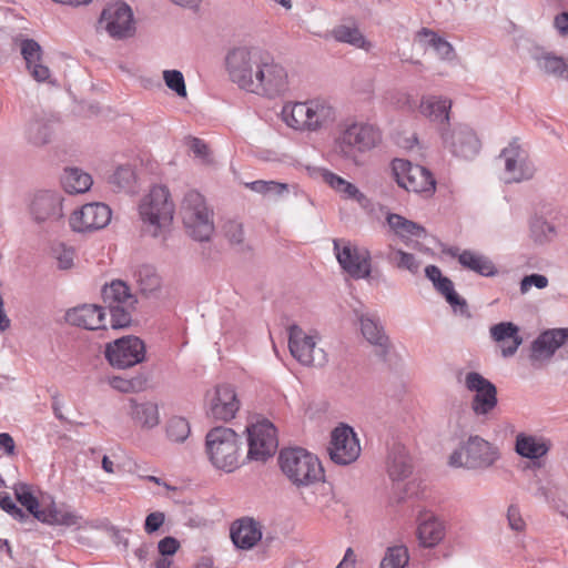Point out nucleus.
Masks as SVG:
<instances>
[{
	"label": "nucleus",
	"mask_w": 568,
	"mask_h": 568,
	"mask_svg": "<svg viewBox=\"0 0 568 568\" xmlns=\"http://www.w3.org/2000/svg\"><path fill=\"white\" fill-rule=\"evenodd\" d=\"M144 342L133 335L123 336L105 346V358L112 367L124 369L140 364L145 358Z\"/></svg>",
	"instance_id": "f8f14e48"
},
{
	"label": "nucleus",
	"mask_w": 568,
	"mask_h": 568,
	"mask_svg": "<svg viewBox=\"0 0 568 568\" xmlns=\"http://www.w3.org/2000/svg\"><path fill=\"white\" fill-rule=\"evenodd\" d=\"M163 80L166 87L174 91L176 95L181 98L186 97V87L184 77L179 70H164L163 71Z\"/></svg>",
	"instance_id": "5fc2aeb1"
},
{
	"label": "nucleus",
	"mask_w": 568,
	"mask_h": 568,
	"mask_svg": "<svg viewBox=\"0 0 568 568\" xmlns=\"http://www.w3.org/2000/svg\"><path fill=\"white\" fill-rule=\"evenodd\" d=\"M98 29L113 40H126L136 32L133 11L125 2L108 3L100 13Z\"/></svg>",
	"instance_id": "1a4fd4ad"
},
{
	"label": "nucleus",
	"mask_w": 568,
	"mask_h": 568,
	"mask_svg": "<svg viewBox=\"0 0 568 568\" xmlns=\"http://www.w3.org/2000/svg\"><path fill=\"white\" fill-rule=\"evenodd\" d=\"M358 321L365 339L373 345L382 347L383 352H386L388 338L385 335L379 321L375 316L368 314H361L358 316Z\"/></svg>",
	"instance_id": "58836bf2"
},
{
	"label": "nucleus",
	"mask_w": 568,
	"mask_h": 568,
	"mask_svg": "<svg viewBox=\"0 0 568 568\" xmlns=\"http://www.w3.org/2000/svg\"><path fill=\"white\" fill-rule=\"evenodd\" d=\"M112 211L109 205L101 202H92L75 210L69 220L70 227L74 232L84 233L104 229L111 221Z\"/></svg>",
	"instance_id": "a211bd4d"
},
{
	"label": "nucleus",
	"mask_w": 568,
	"mask_h": 568,
	"mask_svg": "<svg viewBox=\"0 0 568 568\" xmlns=\"http://www.w3.org/2000/svg\"><path fill=\"white\" fill-rule=\"evenodd\" d=\"M446 253L457 258L459 264L480 276L485 277H493L497 275L498 270L494 262L486 255L471 251V250H464L462 251L457 246L449 247Z\"/></svg>",
	"instance_id": "393cba45"
},
{
	"label": "nucleus",
	"mask_w": 568,
	"mask_h": 568,
	"mask_svg": "<svg viewBox=\"0 0 568 568\" xmlns=\"http://www.w3.org/2000/svg\"><path fill=\"white\" fill-rule=\"evenodd\" d=\"M386 220L389 227L406 245L410 244V237L424 239L426 236L424 226L399 214L389 213Z\"/></svg>",
	"instance_id": "2f4dec72"
},
{
	"label": "nucleus",
	"mask_w": 568,
	"mask_h": 568,
	"mask_svg": "<svg viewBox=\"0 0 568 568\" xmlns=\"http://www.w3.org/2000/svg\"><path fill=\"white\" fill-rule=\"evenodd\" d=\"M548 285V278L541 274H530L526 275L520 282V292L521 294H526L531 286H536L537 288H545Z\"/></svg>",
	"instance_id": "bf43d9fd"
},
{
	"label": "nucleus",
	"mask_w": 568,
	"mask_h": 568,
	"mask_svg": "<svg viewBox=\"0 0 568 568\" xmlns=\"http://www.w3.org/2000/svg\"><path fill=\"white\" fill-rule=\"evenodd\" d=\"M240 437L229 427H214L206 434L205 446L212 465L231 473L239 467Z\"/></svg>",
	"instance_id": "423d86ee"
},
{
	"label": "nucleus",
	"mask_w": 568,
	"mask_h": 568,
	"mask_svg": "<svg viewBox=\"0 0 568 568\" xmlns=\"http://www.w3.org/2000/svg\"><path fill=\"white\" fill-rule=\"evenodd\" d=\"M179 548H180L179 540L171 536L164 537L158 544L159 552L165 557L174 555Z\"/></svg>",
	"instance_id": "680f3d73"
},
{
	"label": "nucleus",
	"mask_w": 568,
	"mask_h": 568,
	"mask_svg": "<svg viewBox=\"0 0 568 568\" xmlns=\"http://www.w3.org/2000/svg\"><path fill=\"white\" fill-rule=\"evenodd\" d=\"M240 406L241 402L234 386L221 384L210 396L209 414L214 419L229 422L235 417Z\"/></svg>",
	"instance_id": "412c9836"
},
{
	"label": "nucleus",
	"mask_w": 568,
	"mask_h": 568,
	"mask_svg": "<svg viewBox=\"0 0 568 568\" xmlns=\"http://www.w3.org/2000/svg\"><path fill=\"white\" fill-rule=\"evenodd\" d=\"M135 182V172L130 164L119 165L109 176V183L118 190H130Z\"/></svg>",
	"instance_id": "09e8293b"
},
{
	"label": "nucleus",
	"mask_w": 568,
	"mask_h": 568,
	"mask_svg": "<svg viewBox=\"0 0 568 568\" xmlns=\"http://www.w3.org/2000/svg\"><path fill=\"white\" fill-rule=\"evenodd\" d=\"M387 99L390 104L405 111H415L419 105L413 95L405 91H393Z\"/></svg>",
	"instance_id": "6e6d98bb"
},
{
	"label": "nucleus",
	"mask_w": 568,
	"mask_h": 568,
	"mask_svg": "<svg viewBox=\"0 0 568 568\" xmlns=\"http://www.w3.org/2000/svg\"><path fill=\"white\" fill-rule=\"evenodd\" d=\"M110 313V323L112 328H123L131 324V311L134 305H113L106 306Z\"/></svg>",
	"instance_id": "603ef678"
},
{
	"label": "nucleus",
	"mask_w": 568,
	"mask_h": 568,
	"mask_svg": "<svg viewBox=\"0 0 568 568\" xmlns=\"http://www.w3.org/2000/svg\"><path fill=\"white\" fill-rule=\"evenodd\" d=\"M0 508L18 521H24L28 518V515L17 506L9 495L0 498Z\"/></svg>",
	"instance_id": "13d9d810"
},
{
	"label": "nucleus",
	"mask_w": 568,
	"mask_h": 568,
	"mask_svg": "<svg viewBox=\"0 0 568 568\" xmlns=\"http://www.w3.org/2000/svg\"><path fill=\"white\" fill-rule=\"evenodd\" d=\"M191 433L189 422L180 416L170 418L166 425V435L170 440L175 443H183Z\"/></svg>",
	"instance_id": "3c124183"
},
{
	"label": "nucleus",
	"mask_w": 568,
	"mask_h": 568,
	"mask_svg": "<svg viewBox=\"0 0 568 568\" xmlns=\"http://www.w3.org/2000/svg\"><path fill=\"white\" fill-rule=\"evenodd\" d=\"M568 341V328H549L541 332L529 347V361L534 367L549 362L556 351Z\"/></svg>",
	"instance_id": "aec40b11"
},
{
	"label": "nucleus",
	"mask_w": 568,
	"mask_h": 568,
	"mask_svg": "<svg viewBox=\"0 0 568 568\" xmlns=\"http://www.w3.org/2000/svg\"><path fill=\"white\" fill-rule=\"evenodd\" d=\"M20 49L32 78L38 82L47 81L50 78V70L41 63L42 49L40 44L33 39H23Z\"/></svg>",
	"instance_id": "c85d7f7f"
},
{
	"label": "nucleus",
	"mask_w": 568,
	"mask_h": 568,
	"mask_svg": "<svg viewBox=\"0 0 568 568\" xmlns=\"http://www.w3.org/2000/svg\"><path fill=\"white\" fill-rule=\"evenodd\" d=\"M52 252L60 270H69L73 266L75 256L73 247L60 243L52 248Z\"/></svg>",
	"instance_id": "4d7b16f0"
},
{
	"label": "nucleus",
	"mask_w": 568,
	"mask_h": 568,
	"mask_svg": "<svg viewBox=\"0 0 568 568\" xmlns=\"http://www.w3.org/2000/svg\"><path fill=\"white\" fill-rule=\"evenodd\" d=\"M262 525L252 517H242L232 523L230 536L239 549H252L262 539Z\"/></svg>",
	"instance_id": "5701e85b"
},
{
	"label": "nucleus",
	"mask_w": 568,
	"mask_h": 568,
	"mask_svg": "<svg viewBox=\"0 0 568 568\" xmlns=\"http://www.w3.org/2000/svg\"><path fill=\"white\" fill-rule=\"evenodd\" d=\"M283 122L302 133H317L331 128L337 111L329 99L315 97L305 101L286 102L281 112Z\"/></svg>",
	"instance_id": "f03ea898"
},
{
	"label": "nucleus",
	"mask_w": 568,
	"mask_h": 568,
	"mask_svg": "<svg viewBox=\"0 0 568 568\" xmlns=\"http://www.w3.org/2000/svg\"><path fill=\"white\" fill-rule=\"evenodd\" d=\"M181 214L185 229L195 241L205 242L211 239L214 232L213 212L202 194L189 191L184 195Z\"/></svg>",
	"instance_id": "6e6552de"
},
{
	"label": "nucleus",
	"mask_w": 568,
	"mask_h": 568,
	"mask_svg": "<svg viewBox=\"0 0 568 568\" xmlns=\"http://www.w3.org/2000/svg\"><path fill=\"white\" fill-rule=\"evenodd\" d=\"M384 257L394 267L400 271H408L412 274H417L420 267V262L414 254L396 248L393 245L387 246Z\"/></svg>",
	"instance_id": "a19ab883"
},
{
	"label": "nucleus",
	"mask_w": 568,
	"mask_h": 568,
	"mask_svg": "<svg viewBox=\"0 0 568 568\" xmlns=\"http://www.w3.org/2000/svg\"><path fill=\"white\" fill-rule=\"evenodd\" d=\"M225 63L232 82L250 93L274 99L290 89L285 68L258 48H235L227 53Z\"/></svg>",
	"instance_id": "f257e3e1"
},
{
	"label": "nucleus",
	"mask_w": 568,
	"mask_h": 568,
	"mask_svg": "<svg viewBox=\"0 0 568 568\" xmlns=\"http://www.w3.org/2000/svg\"><path fill=\"white\" fill-rule=\"evenodd\" d=\"M247 458L251 460L265 462L273 456L277 449L278 442L275 426L264 419L247 427Z\"/></svg>",
	"instance_id": "2eb2a0df"
},
{
	"label": "nucleus",
	"mask_w": 568,
	"mask_h": 568,
	"mask_svg": "<svg viewBox=\"0 0 568 568\" xmlns=\"http://www.w3.org/2000/svg\"><path fill=\"white\" fill-rule=\"evenodd\" d=\"M392 170L397 184L408 192L432 195L436 189V181L426 168L414 165L407 160L395 159Z\"/></svg>",
	"instance_id": "9b49d317"
},
{
	"label": "nucleus",
	"mask_w": 568,
	"mask_h": 568,
	"mask_svg": "<svg viewBox=\"0 0 568 568\" xmlns=\"http://www.w3.org/2000/svg\"><path fill=\"white\" fill-rule=\"evenodd\" d=\"M500 159L505 162L504 180L506 183H519L530 180L535 174V166L528 158L527 151L515 139L506 146Z\"/></svg>",
	"instance_id": "dca6fc26"
},
{
	"label": "nucleus",
	"mask_w": 568,
	"mask_h": 568,
	"mask_svg": "<svg viewBox=\"0 0 568 568\" xmlns=\"http://www.w3.org/2000/svg\"><path fill=\"white\" fill-rule=\"evenodd\" d=\"M27 139L33 145H43L50 141L52 128L43 115H36L27 126Z\"/></svg>",
	"instance_id": "37998d69"
},
{
	"label": "nucleus",
	"mask_w": 568,
	"mask_h": 568,
	"mask_svg": "<svg viewBox=\"0 0 568 568\" xmlns=\"http://www.w3.org/2000/svg\"><path fill=\"white\" fill-rule=\"evenodd\" d=\"M416 40L424 47L433 48L442 60H450L454 57L453 45L428 28H422L416 33Z\"/></svg>",
	"instance_id": "ea45409f"
},
{
	"label": "nucleus",
	"mask_w": 568,
	"mask_h": 568,
	"mask_svg": "<svg viewBox=\"0 0 568 568\" xmlns=\"http://www.w3.org/2000/svg\"><path fill=\"white\" fill-rule=\"evenodd\" d=\"M452 101L435 95H427L420 100L418 105L419 112L430 121L444 123L449 119V110Z\"/></svg>",
	"instance_id": "473e14b6"
},
{
	"label": "nucleus",
	"mask_w": 568,
	"mask_h": 568,
	"mask_svg": "<svg viewBox=\"0 0 568 568\" xmlns=\"http://www.w3.org/2000/svg\"><path fill=\"white\" fill-rule=\"evenodd\" d=\"M316 334L305 333L298 325L288 327V348L292 356L302 365H324L326 354L322 348L316 347Z\"/></svg>",
	"instance_id": "4468645a"
},
{
	"label": "nucleus",
	"mask_w": 568,
	"mask_h": 568,
	"mask_svg": "<svg viewBox=\"0 0 568 568\" xmlns=\"http://www.w3.org/2000/svg\"><path fill=\"white\" fill-rule=\"evenodd\" d=\"M328 454L337 465H349L359 457V440L351 426L341 424L333 429Z\"/></svg>",
	"instance_id": "f3484780"
},
{
	"label": "nucleus",
	"mask_w": 568,
	"mask_h": 568,
	"mask_svg": "<svg viewBox=\"0 0 568 568\" xmlns=\"http://www.w3.org/2000/svg\"><path fill=\"white\" fill-rule=\"evenodd\" d=\"M65 321L73 325L89 331L103 329L105 324V312L102 306L95 304H83L70 308L65 313Z\"/></svg>",
	"instance_id": "b1692460"
},
{
	"label": "nucleus",
	"mask_w": 568,
	"mask_h": 568,
	"mask_svg": "<svg viewBox=\"0 0 568 568\" xmlns=\"http://www.w3.org/2000/svg\"><path fill=\"white\" fill-rule=\"evenodd\" d=\"M530 231L535 241L539 243L551 241L557 234L556 227L542 216H536L531 220Z\"/></svg>",
	"instance_id": "8fccbe9b"
},
{
	"label": "nucleus",
	"mask_w": 568,
	"mask_h": 568,
	"mask_svg": "<svg viewBox=\"0 0 568 568\" xmlns=\"http://www.w3.org/2000/svg\"><path fill=\"white\" fill-rule=\"evenodd\" d=\"M91 175L78 168H67L61 176V185L69 194L85 193L92 186Z\"/></svg>",
	"instance_id": "c9c22d12"
},
{
	"label": "nucleus",
	"mask_w": 568,
	"mask_h": 568,
	"mask_svg": "<svg viewBox=\"0 0 568 568\" xmlns=\"http://www.w3.org/2000/svg\"><path fill=\"white\" fill-rule=\"evenodd\" d=\"M129 403L130 416L136 425L143 428H153L159 424V409L154 403H139L134 398H131Z\"/></svg>",
	"instance_id": "f704fd0d"
},
{
	"label": "nucleus",
	"mask_w": 568,
	"mask_h": 568,
	"mask_svg": "<svg viewBox=\"0 0 568 568\" xmlns=\"http://www.w3.org/2000/svg\"><path fill=\"white\" fill-rule=\"evenodd\" d=\"M0 450L7 456H12L16 454V443L10 434H0Z\"/></svg>",
	"instance_id": "69168bd1"
},
{
	"label": "nucleus",
	"mask_w": 568,
	"mask_h": 568,
	"mask_svg": "<svg viewBox=\"0 0 568 568\" xmlns=\"http://www.w3.org/2000/svg\"><path fill=\"white\" fill-rule=\"evenodd\" d=\"M310 176L313 179H320L332 187L335 192L342 195L346 200H355L359 204L366 201V196L362 193L353 183L346 181L342 176L335 174L325 168L313 166L307 168Z\"/></svg>",
	"instance_id": "a878e982"
},
{
	"label": "nucleus",
	"mask_w": 568,
	"mask_h": 568,
	"mask_svg": "<svg viewBox=\"0 0 568 568\" xmlns=\"http://www.w3.org/2000/svg\"><path fill=\"white\" fill-rule=\"evenodd\" d=\"M554 27L562 37L568 36V12L558 13L554 19Z\"/></svg>",
	"instance_id": "338daca9"
},
{
	"label": "nucleus",
	"mask_w": 568,
	"mask_h": 568,
	"mask_svg": "<svg viewBox=\"0 0 568 568\" xmlns=\"http://www.w3.org/2000/svg\"><path fill=\"white\" fill-rule=\"evenodd\" d=\"M28 211L37 225L51 227L64 217L63 196L59 191L39 190L31 195Z\"/></svg>",
	"instance_id": "9d476101"
},
{
	"label": "nucleus",
	"mask_w": 568,
	"mask_h": 568,
	"mask_svg": "<svg viewBox=\"0 0 568 568\" xmlns=\"http://www.w3.org/2000/svg\"><path fill=\"white\" fill-rule=\"evenodd\" d=\"M134 276L140 292L144 295L153 294L161 287L162 278L152 265H141Z\"/></svg>",
	"instance_id": "c03bdc74"
},
{
	"label": "nucleus",
	"mask_w": 568,
	"mask_h": 568,
	"mask_svg": "<svg viewBox=\"0 0 568 568\" xmlns=\"http://www.w3.org/2000/svg\"><path fill=\"white\" fill-rule=\"evenodd\" d=\"M37 520L47 525L71 527L79 525L80 516L64 507H58L54 501H51L49 506L40 510Z\"/></svg>",
	"instance_id": "72a5a7b5"
},
{
	"label": "nucleus",
	"mask_w": 568,
	"mask_h": 568,
	"mask_svg": "<svg viewBox=\"0 0 568 568\" xmlns=\"http://www.w3.org/2000/svg\"><path fill=\"white\" fill-rule=\"evenodd\" d=\"M507 518L509 526L513 530L521 531L525 528V521L523 520L518 507L511 505L507 511Z\"/></svg>",
	"instance_id": "e2e57ef3"
},
{
	"label": "nucleus",
	"mask_w": 568,
	"mask_h": 568,
	"mask_svg": "<svg viewBox=\"0 0 568 568\" xmlns=\"http://www.w3.org/2000/svg\"><path fill=\"white\" fill-rule=\"evenodd\" d=\"M409 561L408 549L404 545L388 547L379 568H405Z\"/></svg>",
	"instance_id": "49530a36"
},
{
	"label": "nucleus",
	"mask_w": 568,
	"mask_h": 568,
	"mask_svg": "<svg viewBox=\"0 0 568 568\" xmlns=\"http://www.w3.org/2000/svg\"><path fill=\"white\" fill-rule=\"evenodd\" d=\"M14 495L21 506L37 519L41 509L39 507V500L33 495L31 487L27 484L19 483L14 486Z\"/></svg>",
	"instance_id": "de8ad7c7"
},
{
	"label": "nucleus",
	"mask_w": 568,
	"mask_h": 568,
	"mask_svg": "<svg viewBox=\"0 0 568 568\" xmlns=\"http://www.w3.org/2000/svg\"><path fill=\"white\" fill-rule=\"evenodd\" d=\"M465 387L475 392L471 408L478 416L493 412L498 403L496 386L477 372H469L465 376Z\"/></svg>",
	"instance_id": "6ab92c4d"
},
{
	"label": "nucleus",
	"mask_w": 568,
	"mask_h": 568,
	"mask_svg": "<svg viewBox=\"0 0 568 568\" xmlns=\"http://www.w3.org/2000/svg\"><path fill=\"white\" fill-rule=\"evenodd\" d=\"M445 537V526L433 514L425 511L418 517L417 538L423 547L432 548Z\"/></svg>",
	"instance_id": "cd10ccee"
},
{
	"label": "nucleus",
	"mask_w": 568,
	"mask_h": 568,
	"mask_svg": "<svg viewBox=\"0 0 568 568\" xmlns=\"http://www.w3.org/2000/svg\"><path fill=\"white\" fill-rule=\"evenodd\" d=\"M246 186L252 191L261 194H277L282 195L284 192L288 191V185L285 183H280L275 181H263L257 180L251 183H246Z\"/></svg>",
	"instance_id": "864d4df0"
},
{
	"label": "nucleus",
	"mask_w": 568,
	"mask_h": 568,
	"mask_svg": "<svg viewBox=\"0 0 568 568\" xmlns=\"http://www.w3.org/2000/svg\"><path fill=\"white\" fill-rule=\"evenodd\" d=\"M102 298L106 306L113 305H135L136 298L131 294L129 286L120 281H112L104 285L102 290Z\"/></svg>",
	"instance_id": "4c0bfd02"
},
{
	"label": "nucleus",
	"mask_w": 568,
	"mask_h": 568,
	"mask_svg": "<svg viewBox=\"0 0 568 568\" xmlns=\"http://www.w3.org/2000/svg\"><path fill=\"white\" fill-rule=\"evenodd\" d=\"M412 460L404 445L394 442L388 449L387 471L393 480H403L412 473Z\"/></svg>",
	"instance_id": "7c9ffc66"
},
{
	"label": "nucleus",
	"mask_w": 568,
	"mask_h": 568,
	"mask_svg": "<svg viewBox=\"0 0 568 568\" xmlns=\"http://www.w3.org/2000/svg\"><path fill=\"white\" fill-rule=\"evenodd\" d=\"M139 214L143 233L152 237L163 236L174 216V203L169 189L164 185H154L141 200Z\"/></svg>",
	"instance_id": "20e7f679"
},
{
	"label": "nucleus",
	"mask_w": 568,
	"mask_h": 568,
	"mask_svg": "<svg viewBox=\"0 0 568 568\" xmlns=\"http://www.w3.org/2000/svg\"><path fill=\"white\" fill-rule=\"evenodd\" d=\"M434 287L445 297L446 302L452 306L454 313L459 314L466 318H470L471 314L469 312L467 301L455 291L454 283L450 278L444 276L436 283V285H434Z\"/></svg>",
	"instance_id": "e433bc0d"
},
{
	"label": "nucleus",
	"mask_w": 568,
	"mask_h": 568,
	"mask_svg": "<svg viewBox=\"0 0 568 568\" xmlns=\"http://www.w3.org/2000/svg\"><path fill=\"white\" fill-rule=\"evenodd\" d=\"M190 148L192 152L199 158L205 159L209 154V148L206 143L203 142L201 139H192Z\"/></svg>",
	"instance_id": "774afa93"
},
{
	"label": "nucleus",
	"mask_w": 568,
	"mask_h": 568,
	"mask_svg": "<svg viewBox=\"0 0 568 568\" xmlns=\"http://www.w3.org/2000/svg\"><path fill=\"white\" fill-rule=\"evenodd\" d=\"M444 144L458 158L466 160L475 158L480 143L475 132L467 125H457L450 132L443 134Z\"/></svg>",
	"instance_id": "4be33fe9"
},
{
	"label": "nucleus",
	"mask_w": 568,
	"mask_h": 568,
	"mask_svg": "<svg viewBox=\"0 0 568 568\" xmlns=\"http://www.w3.org/2000/svg\"><path fill=\"white\" fill-rule=\"evenodd\" d=\"M334 251L341 267L353 278H368L372 272V256L367 248L349 242L334 240Z\"/></svg>",
	"instance_id": "ddd939ff"
},
{
	"label": "nucleus",
	"mask_w": 568,
	"mask_h": 568,
	"mask_svg": "<svg viewBox=\"0 0 568 568\" xmlns=\"http://www.w3.org/2000/svg\"><path fill=\"white\" fill-rule=\"evenodd\" d=\"M278 465L286 478L297 488L310 487L325 479L321 460L301 447L282 449Z\"/></svg>",
	"instance_id": "7ed1b4c3"
},
{
	"label": "nucleus",
	"mask_w": 568,
	"mask_h": 568,
	"mask_svg": "<svg viewBox=\"0 0 568 568\" xmlns=\"http://www.w3.org/2000/svg\"><path fill=\"white\" fill-rule=\"evenodd\" d=\"M333 38L343 43H348L359 49L369 47L363 33L356 26L339 24L332 30Z\"/></svg>",
	"instance_id": "a18cd8bd"
},
{
	"label": "nucleus",
	"mask_w": 568,
	"mask_h": 568,
	"mask_svg": "<svg viewBox=\"0 0 568 568\" xmlns=\"http://www.w3.org/2000/svg\"><path fill=\"white\" fill-rule=\"evenodd\" d=\"M225 235L232 243H235V244L241 243L243 240L242 225L234 221L229 222L225 225Z\"/></svg>",
	"instance_id": "0e129e2a"
},
{
	"label": "nucleus",
	"mask_w": 568,
	"mask_h": 568,
	"mask_svg": "<svg viewBox=\"0 0 568 568\" xmlns=\"http://www.w3.org/2000/svg\"><path fill=\"white\" fill-rule=\"evenodd\" d=\"M551 448V442L537 435L519 433L516 436L515 452L527 459H539L548 454Z\"/></svg>",
	"instance_id": "c756f323"
},
{
	"label": "nucleus",
	"mask_w": 568,
	"mask_h": 568,
	"mask_svg": "<svg viewBox=\"0 0 568 568\" xmlns=\"http://www.w3.org/2000/svg\"><path fill=\"white\" fill-rule=\"evenodd\" d=\"M537 65L545 73L568 80V62L550 52H542L535 57Z\"/></svg>",
	"instance_id": "79ce46f5"
},
{
	"label": "nucleus",
	"mask_w": 568,
	"mask_h": 568,
	"mask_svg": "<svg viewBox=\"0 0 568 568\" xmlns=\"http://www.w3.org/2000/svg\"><path fill=\"white\" fill-rule=\"evenodd\" d=\"M379 140V131L374 125L353 121L339 126L333 151L338 158L357 163L358 156L375 148Z\"/></svg>",
	"instance_id": "39448f33"
},
{
	"label": "nucleus",
	"mask_w": 568,
	"mask_h": 568,
	"mask_svg": "<svg viewBox=\"0 0 568 568\" xmlns=\"http://www.w3.org/2000/svg\"><path fill=\"white\" fill-rule=\"evenodd\" d=\"M500 457L499 450L491 443L479 436H469L450 456L448 464L456 468L485 470Z\"/></svg>",
	"instance_id": "0eeeda50"
},
{
	"label": "nucleus",
	"mask_w": 568,
	"mask_h": 568,
	"mask_svg": "<svg viewBox=\"0 0 568 568\" xmlns=\"http://www.w3.org/2000/svg\"><path fill=\"white\" fill-rule=\"evenodd\" d=\"M165 515L162 511H153L149 514L144 521V530L148 534H153L160 529L164 524Z\"/></svg>",
	"instance_id": "052dcab7"
},
{
	"label": "nucleus",
	"mask_w": 568,
	"mask_h": 568,
	"mask_svg": "<svg viewBox=\"0 0 568 568\" xmlns=\"http://www.w3.org/2000/svg\"><path fill=\"white\" fill-rule=\"evenodd\" d=\"M490 337L500 344L501 355L505 358L516 354L523 344V337L519 335V328L511 322H500L489 329Z\"/></svg>",
	"instance_id": "bb28decb"
}]
</instances>
